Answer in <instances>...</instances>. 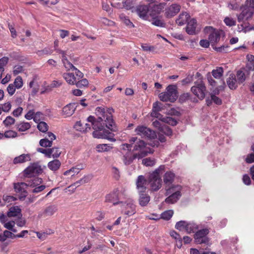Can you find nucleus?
<instances>
[{"instance_id": "nucleus-34", "label": "nucleus", "mask_w": 254, "mask_h": 254, "mask_svg": "<svg viewBox=\"0 0 254 254\" xmlns=\"http://www.w3.org/2000/svg\"><path fill=\"white\" fill-rule=\"evenodd\" d=\"M27 187L26 183H18L14 184V189L16 192H26Z\"/></svg>"}, {"instance_id": "nucleus-25", "label": "nucleus", "mask_w": 254, "mask_h": 254, "mask_svg": "<svg viewBox=\"0 0 254 254\" xmlns=\"http://www.w3.org/2000/svg\"><path fill=\"white\" fill-rule=\"evenodd\" d=\"M63 77L66 82L70 85H75L77 80L74 74L72 73H64Z\"/></svg>"}, {"instance_id": "nucleus-13", "label": "nucleus", "mask_w": 254, "mask_h": 254, "mask_svg": "<svg viewBox=\"0 0 254 254\" xmlns=\"http://www.w3.org/2000/svg\"><path fill=\"white\" fill-rule=\"evenodd\" d=\"M42 172V169L41 166L35 163L31 164L24 170V174L27 177L39 175Z\"/></svg>"}, {"instance_id": "nucleus-28", "label": "nucleus", "mask_w": 254, "mask_h": 254, "mask_svg": "<svg viewBox=\"0 0 254 254\" xmlns=\"http://www.w3.org/2000/svg\"><path fill=\"white\" fill-rule=\"evenodd\" d=\"M190 15L188 12H183L180 14L179 17L177 19L176 23L179 25H183L188 21Z\"/></svg>"}, {"instance_id": "nucleus-9", "label": "nucleus", "mask_w": 254, "mask_h": 254, "mask_svg": "<svg viewBox=\"0 0 254 254\" xmlns=\"http://www.w3.org/2000/svg\"><path fill=\"white\" fill-rule=\"evenodd\" d=\"M134 131L137 135L143 138L151 139L155 138L157 136L156 133L154 130L144 126H138Z\"/></svg>"}, {"instance_id": "nucleus-1", "label": "nucleus", "mask_w": 254, "mask_h": 254, "mask_svg": "<svg viewBox=\"0 0 254 254\" xmlns=\"http://www.w3.org/2000/svg\"><path fill=\"white\" fill-rule=\"evenodd\" d=\"M114 110L112 108L98 107L95 109V114L97 118L90 116L87 119L91 123L92 128L95 130L93 132V136L95 138H106L110 140L113 139V133L108 130L104 131L106 127L112 131H116V127L113 119L112 114Z\"/></svg>"}, {"instance_id": "nucleus-40", "label": "nucleus", "mask_w": 254, "mask_h": 254, "mask_svg": "<svg viewBox=\"0 0 254 254\" xmlns=\"http://www.w3.org/2000/svg\"><path fill=\"white\" fill-rule=\"evenodd\" d=\"M57 211V206L52 205L48 206L44 210V213L47 216H52Z\"/></svg>"}, {"instance_id": "nucleus-43", "label": "nucleus", "mask_w": 254, "mask_h": 254, "mask_svg": "<svg viewBox=\"0 0 254 254\" xmlns=\"http://www.w3.org/2000/svg\"><path fill=\"white\" fill-rule=\"evenodd\" d=\"M156 160L154 158H146L142 161V163L146 166H153L155 164Z\"/></svg>"}, {"instance_id": "nucleus-16", "label": "nucleus", "mask_w": 254, "mask_h": 254, "mask_svg": "<svg viewBox=\"0 0 254 254\" xmlns=\"http://www.w3.org/2000/svg\"><path fill=\"white\" fill-rule=\"evenodd\" d=\"M166 5L165 3H160L158 4H154L152 6L149 5L150 12L149 15L150 16H156L160 13L164 9Z\"/></svg>"}, {"instance_id": "nucleus-15", "label": "nucleus", "mask_w": 254, "mask_h": 254, "mask_svg": "<svg viewBox=\"0 0 254 254\" xmlns=\"http://www.w3.org/2000/svg\"><path fill=\"white\" fill-rule=\"evenodd\" d=\"M181 6L179 4L174 3L171 5L165 10V16L168 17H172L176 15L180 10Z\"/></svg>"}, {"instance_id": "nucleus-60", "label": "nucleus", "mask_w": 254, "mask_h": 254, "mask_svg": "<svg viewBox=\"0 0 254 254\" xmlns=\"http://www.w3.org/2000/svg\"><path fill=\"white\" fill-rule=\"evenodd\" d=\"M23 67L19 64L15 65L13 67V73L16 75L23 71Z\"/></svg>"}, {"instance_id": "nucleus-37", "label": "nucleus", "mask_w": 254, "mask_h": 254, "mask_svg": "<svg viewBox=\"0 0 254 254\" xmlns=\"http://www.w3.org/2000/svg\"><path fill=\"white\" fill-rule=\"evenodd\" d=\"M62 62L64 65V67L67 70H73L75 68V67L68 61L66 56H63Z\"/></svg>"}, {"instance_id": "nucleus-27", "label": "nucleus", "mask_w": 254, "mask_h": 254, "mask_svg": "<svg viewBox=\"0 0 254 254\" xmlns=\"http://www.w3.org/2000/svg\"><path fill=\"white\" fill-rule=\"evenodd\" d=\"M228 86L231 89H235L238 84L236 76L234 74H231L227 79Z\"/></svg>"}, {"instance_id": "nucleus-26", "label": "nucleus", "mask_w": 254, "mask_h": 254, "mask_svg": "<svg viewBox=\"0 0 254 254\" xmlns=\"http://www.w3.org/2000/svg\"><path fill=\"white\" fill-rule=\"evenodd\" d=\"M21 209L18 206L11 207L9 208L7 213V215L9 217L22 216Z\"/></svg>"}, {"instance_id": "nucleus-49", "label": "nucleus", "mask_w": 254, "mask_h": 254, "mask_svg": "<svg viewBox=\"0 0 254 254\" xmlns=\"http://www.w3.org/2000/svg\"><path fill=\"white\" fill-rule=\"evenodd\" d=\"M37 128L40 131L45 132L48 130V126L45 122L41 121L38 123Z\"/></svg>"}, {"instance_id": "nucleus-44", "label": "nucleus", "mask_w": 254, "mask_h": 254, "mask_svg": "<svg viewBox=\"0 0 254 254\" xmlns=\"http://www.w3.org/2000/svg\"><path fill=\"white\" fill-rule=\"evenodd\" d=\"M81 169L77 168L76 167H72L68 170L65 171L64 175L65 176L71 175L74 176L75 174H77Z\"/></svg>"}, {"instance_id": "nucleus-17", "label": "nucleus", "mask_w": 254, "mask_h": 254, "mask_svg": "<svg viewBox=\"0 0 254 254\" xmlns=\"http://www.w3.org/2000/svg\"><path fill=\"white\" fill-rule=\"evenodd\" d=\"M136 184L137 189L140 192H143L146 190L148 183L143 176L140 175L138 177Z\"/></svg>"}, {"instance_id": "nucleus-7", "label": "nucleus", "mask_w": 254, "mask_h": 254, "mask_svg": "<svg viewBox=\"0 0 254 254\" xmlns=\"http://www.w3.org/2000/svg\"><path fill=\"white\" fill-rule=\"evenodd\" d=\"M175 228L179 231L185 230L187 233L190 234L197 230L199 229V226L193 221L188 222L181 220L176 223Z\"/></svg>"}, {"instance_id": "nucleus-51", "label": "nucleus", "mask_w": 254, "mask_h": 254, "mask_svg": "<svg viewBox=\"0 0 254 254\" xmlns=\"http://www.w3.org/2000/svg\"><path fill=\"white\" fill-rule=\"evenodd\" d=\"M15 122V120L11 116H7L5 119L3 121V125L8 127L12 125H13Z\"/></svg>"}, {"instance_id": "nucleus-24", "label": "nucleus", "mask_w": 254, "mask_h": 254, "mask_svg": "<svg viewBox=\"0 0 254 254\" xmlns=\"http://www.w3.org/2000/svg\"><path fill=\"white\" fill-rule=\"evenodd\" d=\"M150 20L152 24L160 27H164L165 26V23L163 19H162L161 16H150Z\"/></svg>"}, {"instance_id": "nucleus-59", "label": "nucleus", "mask_w": 254, "mask_h": 254, "mask_svg": "<svg viewBox=\"0 0 254 254\" xmlns=\"http://www.w3.org/2000/svg\"><path fill=\"white\" fill-rule=\"evenodd\" d=\"M224 22L226 25L230 27L234 26L236 24V21L235 20L229 17H225L224 20Z\"/></svg>"}, {"instance_id": "nucleus-35", "label": "nucleus", "mask_w": 254, "mask_h": 254, "mask_svg": "<svg viewBox=\"0 0 254 254\" xmlns=\"http://www.w3.org/2000/svg\"><path fill=\"white\" fill-rule=\"evenodd\" d=\"M16 129L19 131H25L31 127V125L27 122H21L15 125Z\"/></svg>"}, {"instance_id": "nucleus-47", "label": "nucleus", "mask_w": 254, "mask_h": 254, "mask_svg": "<svg viewBox=\"0 0 254 254\" xmlns=\"http://www.w3.org/2000/svg\"><path fill=\"white\" fill-rule=\"evenodd\" d=\"M40 146L44 147H51L52 146L53 142L50 141L48 138H45L42 139L39 141Z\"/></svg>"}, {"instance_id": "nucleus-18", "label": "nucleus", "mask_w": 254, "mask_h": 254, "mask_svg": "<svg viewBox=\"0 0 254 254\" xmlns=\"http://www.w3.org/2000/svg\"><path fill=\"white\" fill-rule=\"evenodd\" d=\"M197 23L194 19H191L188 22L186 27V32L190 35H194L196 34V27Z\"/></svg>"}, {"instance_id": "nucleus-3", "label": "nucleus", "mask_w": 254, "mask_h": 254, "mask_svg": "<svg viewBox=\"0 0 254 254\" xmlns=\"http://www.w3.org/2000/svg\"><path fill=\"white\" fill-rule=\"evenodd\" d=\"M183 187L181 185H172L166 189V195L168 196L165 201L169 204H174L178 201L182 196Z\"/></svg>"}, {"instance_id": "nucleus-36", "label": "nucleus", "mask_w": 254, "mask_h": 254, "mask_svg": "<svg viewBox=\"0 0 254 254\" xmlns=\"http://www.w3.org/2000/svg\"><path fill=\"white\" fill-rule=\"evenodd\" d=\"M235 76L238 84L243 83L246 79V73L242 70H238Z\"/></svg>"}, {"instance_id": "nucleus-38", "label": "nucleus", "mask_w": 254, "mask_h": 254, "mask_svg": "<svg viewBox=\"0 0 254 254\" xmlns=\"http://www.w3.org/2000/svg\"><path fill=\"white\" fill-rule=\"evenodd\" d=\"M120 19L124 22L127 26H129L130 28L134 27V25L128 19V17L126 16L124 14L121 13L119 15Z\"/></svg>"}, {"instance_id": "nucleus-42", "label": "nucleus", "mask_w": 254, "mask_h": 254, "mask_svg": "<svg viewBox=\"0 0 254 254\" xmlns=\"http://www.w3.org/2000/svg\"><path fill=\"white\" fill-rule=\"evenodd\" d=\"M8 61V58L6 57H4L0 59V78L2 76V74L4 71V66L7 64Z\"/></svg>"}, {"instance_id": "nucleus-62", "label": "nucleus", "mask_w": 254, "mask_h": 254, "mask_svg": "<svg viewBox=\"0 0 254 254\" xmlns=\"http://www.w3.org/2000/svg\"><path fill=\"white\" fill-rule=\"evenodd\" d=\"M159 110H153L151 114V116L158 119L159 120L162 121V118H164L158 112Z\"/></svg>"}, {"instance_id": "nucleus-8", "label": "nucleus", "mask_w": 254, "mask_h": 254, "mask_svg": "<svg viewBox=\"0 0 254 254\" xmlns=\"http://www.w3.org/2000/svg\"><path fill=\"white\" fill-rule=\"evenodd\" d=\"M191 91L200 100L204 98L206 93V88L201 80H197L194 82V85L191 88Z\"/></svg>"}, {"instance_id": "nucleus-4", "label": "nucleus", "mask_w": 254, "mask_h": 254, "mask_svg": "<svg viewBox=\"0 0 254 254\" xmlns=\"http://www.w3.org/2000/svg\"><path fill=\"white\" fill-rule=\"evenodd\" d=\"M122 146L121 159L125 165H129L135 159H138L137 154L131 150L132 148L131 144L125 143L122 144Z\"/></svg>"}, {"instance_id": "nucleus-64", "label": "nucleus", "mask_w": 254, "mask_h": 254, "mask_svg": "<svg viewBox=\"0 0 254 254\" xmlns=\"http://www.w3.org/2000/svg\"><path fill=\"white\" fill-rule=\"evenodd\" d=\"M16 87L13 84L11 83L8 85V86L7 87V91L8 93V94L12 96L14 94L15 91Z\"/></svg>"}, {"instance_id": "nucleus-23", "label": "nucleus", "mask_w": 254, "mask_h": 254, "mask_svg": "<svg viewBox=\"0 0 254 254\" xmlns=\"http://www.w3.org/2000/svg\"><path fill=\"white\" fill-rule=\"evenodd\" d=\"M118 196L119 191L118 190L114 191L106 196V201L112 202L114 205H116L120 203L116 201L118 199Z\"/></svg>"}, {"instance_id": "nucleus-63", "label": "nucleus", "mask_w": 254, "mask_h": 254, "mask_svg": "<svg viewBox=\"0 0 254 254\" xmlns=\"http://www.w3.org/2000/svg\"><path fill=\"white\" fill-rule=\"evenodd\" d=\"M16 200V198L13 196H10V195H4L3 196V200L4 201V203L5 204V203L6 202H7V203H9V202H11L12 201H14Z\"/></svg>"}, {"instance_id": "nucleus-52", "label": "nucleus", "mask_w": 254, "mask_h": 254, "mask_svg": "<svg viewBox=\"0 0 254 254\" xmlns=\"http://www.w3.org/2000/svg\"><path fill=\"white\" fill-rule=\"evenodd\" d=\"M213 92L214 93L211 94V100L213 101L217 105H221L222 104V100L219 97L215 95V94H218V90L217 91L215 90Z\"/></svg>"}, {"instance_id": "nucleus-57", "label": "nucleus", "mask_w": 254, "mask_h": 254, "mask_svg": "<svg viewBox=\"0 0 254 254\" xmlns=\"http://www.w3.org/2000/svg\"><path fill=\"white\" fill-rule=\"evenodd\" d=\"M37 151L39 152L45 154V155L48 158L51 157V152L50 151V148L44 149L43 148H37Z\"/></svg>"}, {"instance_id": "nucleus-45", "label": "nucleus", "mask_w": 254, "mask_h": 254, "mask_svg": "<svg viewBox=\"0 0 254 254\" xmlns=\"http://www.w3.org/2000/svg\"><path fill=\"white\" fill-rule=\"evenodd\" d=\"M173 213L172 210H167L161 214V217L164 220H168L172 217Z\"/></svg>"}, {"instance_id": "nucleus-50", "label": "nucleus", "mask_w": 254, "mask_h": 254, "mask_svg": "<svg viewBox=\"0 0 254 254\" xmlns=\"http://www.w3.org/2000/svg\"><path fill=\"white\" fill-rule=\"evenodd\" d=\"M162 122L166 123L169 125H170L172 126H176L178 123V122L176 120L171 117H169L163 118Z\"/></svg>"}, {"instance_id": "nucleus-48", "label": "nucleus", "mask_w": 254, "mask_h": 254, "mask_svg": "<svg viewBox=\"0 0 254 254\" xmlns=\"http://www.w3.org/2000/svg\"><path fill=\"white\" fill-rule=\"evenodd\" d=\"M111 147L107 144H98L96 146V149L98 152H104L109 151Z\"/></svg>"}, {"instance_id": "nucleus-21", "label": "nucleus", "mask_w": 254, "mask_h": 254, "mask_svg": "<svg viewBox=\"0 0 254 254\" xmlns=\"http://www.w3.org/2000/svg\"><path fill=\"white\" fill-rule=\"evenodd\" d=\"M75 110V104L69 103L63 108V115L66 117H69L74 113Z\"/></svg>"}, {"instance_id": "nucleus-20", "label": "nucleus", "mask_w": 254, "mask_h": 254, "mask_svg": "<svg viewBox=\"0 0 254 254\" xmlns=\"http://www.w3.org/2000/svg\"><path fill=\"white\" fill-rule=\"evenodd\" d=\"M208 28L209 29L213 30L211 27H209ZM220 39V34L219 32L215 30H212L208 36V39L212 44L217 43L219 41Z\"/></svg>"}, {"instance_id": "nucleus-32", "label": "nucleus", "mask_w": 254, "mask_h": 254, "mask_svg": "<svg viewBox=\"0 0 254 254\" xmlns=\"http://www.w3.org/2000/svg\"><path fill=\"white\" fill-rule=\"evenodd\" d=\"M61 165V162L58 159H55L48 163V167L53 171H57Z\"/></svg>"}, {"instance_id": "nucleus-22", "label": "nucleus", "mask_w": 254, "mask_h": 254, "mask_svg": "<svg viewBox=\"0 0 254 254\" xmlns=\"http://www.w3.org/2000/svg\"><path fill=\"white\" fill-rule=\"evenodd\" d=\"M31 160V156L29 154H23L15 157L13 163L14 164L23 163Z\"/></svg>"}, {"instance_id": "nucleus-53", "label": "nucleus", "mask_w": 254, "mask_h": 254, "mask_svg": "<svg viewBox=\"0 0 254 254\" xmlns=\"http://www.w3.org/2000/svg\"><path fill=\"white\" fill-rule=\"evenodd\" d=\"M13 84H14L15 87L17 89L21 88L23 86V80L21 77L20 76H17L15 79V80Z\"/></svg>"}, {"instance_id": "nucleus-5", "label": "nucleus", "mask_w": 254, "mask_h": 254, "mask_svg": "<svg viewBox=\"0 0 254 254\" xmlns=\"http://www.w3.org/2000/svg\"><path fill=\"white\" fill-rule=\"evenodd\" d=\"M163 169L160 166L149 175L148 181L152 191H157L162 186V180L160 175V170Z\"/></svg>"}, {"instance_id": "nucleus-61", "label": "nucleus", "mask_w": 254, "mask_h": 254, "mask_svg": "<svg viewBox=\"0 0 254 254\" xmlns=\"http://www.w3.org/2000/svg\"><path fill=\"white\" fill-rule=\"evenodd\" d=\"M8 245V244L6 242L2 243L0 246V251L4 254H7L9 251Z\"/></svg>"}, {"instance_id": "nucleus-46", "label": "nucleus", "mask_w": 254, "mask_h": 254, "mask_svg": "<svg viewBox=\"0 0 254 254\" xmlns=\"http://www.w3.org/2000/svg\"><path fill=\"white\" fill-rule=\"evenodd\" d=\"M89 84L88 81L87 79L84 78V79H80L79 80H77L76 81V83L75 84V85L76 87L78 88H82L84 87H86L88 86Z\"/></svg>"}, {"instance_id": "nucleus-33", "label": "nucleus", "mask_w": 254, "mask_h": 254, "mask_svg": "<svg viewBox=\"0 0 254 254\" xmlns=\"http://www.w3.org/2000/svg\"><path fill=\"white\" fill-rule=\"evenodd\" d=\"M150 199V198L148 194L143 193H140L139 203L141 206H146L149 202Z\"/></svg>"}, {"instance_id": "nucleus-19", "label": "nucleus", "mask_w": 254, "mask_h": 254, "mask_svg": "<svg viewBox=\"0 0 254 254\" xmlns=\"http://www.w3.org/2000/svg\"><path fill=\"white\" fill-rule=\"evenodd\" d=\"M175 174L172 171H167L163 176V181L166 185L170 186L174 182Z\"/></svg>"}, {"instance_id": "nucleus-10", "label": "nucleus", "mask_w": 254, "mask_h": 254, "mask_svg": "<svg viewBox=\"0 0 254 254\" xmlns=\"http://www.w3.org/2000/svg\"><path fill=\"white\" fill-rule=\"evenodd\" d=\"M241 12L237 15L239 22H245L252 19L254 10L245 5H242L241 8Z\"/></svg>"}, {"instance_id": "nucleus-29", "label": "nucleus", "mask_w": 254, "mask_h": 254, "mask_svg": "<svg viewBox=\"0 0 254 254\" xmlns=\"http://www.w3.org/2000/svg\"><path fill=\"white\" fill-rule=\"evenodd\" d=\"M92 178V177L91 175L84 176L80 180L76 181V182H75L74 183H73V184H72L71 185L69 186L68 188H72L74 187L75 188H76V187H79L80 185H81L82 184L87 183L91 180Z\"/></svg>"}, {"instance_id": "nucleus-14", "label": "nucleus", "mask_w": 254, "mask_h": 254, "mask_svg": "<svg viewBox=\"0 0 254 254\" xmlns=\"http://www.w3.org/2000/svg\"><path fill=\"white\" fill-rule=\"evenodd\" d=\"M136 12L140 18L145 20H150L149 5H139L136 8Z\"/></svg>"}, {"instance_id": "nucleus-12", "label": "nucleus", "mask_w": 254, "mask_h": 254, "mask_svg": "<svg viewBox=\"0 0 254 254\" xmlns=\"http://www.w3.org/2000/svg\"><path fill=\"white\" fill-rule=\"evenodd\" d=\"M122 203V212L128 216H131L136 212L135 205L132 200L128 199L126 202Z\"/></svg>"}, {"instance_id": "nucleus-2", "label": "nucleus", "mask_w": 254, "mask_h": 254, "mask_svg": "<svg viewBox=\"0 0 254 254\" xmlns=\"http://www.w3.org/2000/svg\"><path fill=\"white\" fill-rule=\"evenodd\" d=\"M129 144L135 143L133 146V151H137L135 153L138 156V159L142 158L147 156L148 154L152 153L153 150L150 147L149 145L146 143L143 140L138 139L137 137H132L129 140Z\"/></svg>"}, {"instance_id": "nucleus-11", "label": "nucleus", "mask_w": 254, "mask_h": 254, "mask_svg": "<svg viewBox=\"0 0 254 254\" xmlns=\"http://www.w3.org/2000/svg\"><path fill=\"white\" fill-rule=\"evenodd\" d=\"M209 232L207 228L198 230L194 235V239L195 243L197 244H207L209 239L207 236Z\"/></svg>"}, {"instance_id": "nucleus-39", "label": "nucleus", "mask_w": 254, "mask_h": 254, "mask_svg": "<svg viewBox=\"0 0 254 254\" xmlns=\"http://www.w3.org/2000/svg\"><path fill=\"white\" fill-rule=\"evenodd\" d=\"M134 4L132 0H124L122 2V7L127 10H131L134 7Z\"/></svg>"}, {"instance_id": "nucleus-56", "label": "nucleus", "mask_w": 254, "mask_h": 254, "mask_svg": "<svg viewBox=\"0 0 254 254\" xmlns=\"http://www.w3.org/2000/svg\"><path fill=\"white\" fill-rule=\"evenodd\" d=\"M43 114L40 112H37L36 114H34L33 120L35 123H38L40 122H41V121L43 120Z\"/></svg>"}, {"instance_id": "nucleus-30", "label": "nucleus", "mask_w": 254, "mask_h": 254, "mask_svg": "<svg viewBox=\"0 0 254 254\" xmlns=\"http://www.w3.org/2000/svg\"><path fill=\"white\" fill-rule=\"evenodd\" d=\"M42 179L41 178L35 177L30 179L26 183L27 187L35 188L40 185L42 183Z\"/></svg>"}, {"instance_id": "nucleus-41", "label": "nucleus", "mask_w": 254, "mask_h": 254, "mask_svg": "<svg viewBox=\"0 0 254 254\" xmlns=\"http://www.w3.org/2000/svg\"><path fill=\"white\" fill-rule=\"evenodd\" d=\"M223 73V68L222 67H217L215 69L212 71V74L213 77L216 79L220 78Z\"/></svg>"}, {"instance_id": "nucleus-54", "label": "nucleus", "mask_w": 254, "mask_h": 254, "mask_svg": "<svg viewBox=\"0 0 254 254\" xmlns=\"http://www.w3.org/2000/svg\"><path fill=\"white\" fill-rule=\"evenodd\" d=\"M50 151L51 152V157L52 156L53 158H58L61 154V151L59 148L57 147L50 148Z\"/></svg>"}, {"instance_id": "nucleus-31", "label": "nucleus", "mask_w": 254, "mask_h": 254, "mask_svg": "<svg viewBox=\"0 0 254 254\" xmlns=\"http://www.w3.org/2000/svg\"><path fill=\"white\" fill-rule=\"evenodd\" d=\"M74 128L80 131L87 132L90 130V125L86 123L85 124V127H82V124L80 121L77 122L74 125Z\"/></svg>"}, {"instance_id": "nucleus-55", "label": "nucleus", "mask_w": 254, "mask_h": 254, "mask_svg": "<svg viewBox=\"0 0 254 254\" xmlns=\"http://www.w3.org/2000/svg\"><path fill=\"white\" fill-rule=\"evenodd\" d=\"M4 137L7 138H14L16 137L17 135V133L16 131L9 130L4 132Z\"/></svg>"}, {"instance_id": "nucleus-6", "label": "nucleus", "mask_w": 254, "mask_h": 254, "mask_svg": "<svg viewBox=\"0 0 254 254\" xmlns=\"http://www.w3.org/2000/svg\"><path fill=\"white\" fill-rule=\"evenodd\" d=\"M159 97L162 101L174 102L178 97L176 86L172 85L168 86L166 91L161 93Z\"/></svg>"}, {"instance_id": "nucleus-58", "label": "nucleus", "mask_w": 254, "mask_h": 254, "mask_svg": "<svg viewBox=\"0 0 254 254\" xmlns=\"http://www.w3.org/2000/svg\"><path fill=\"white\" fill-rule=\"evenodd\" d=\"M1 111L5 113L8 112L11 108V104L10 102H7L4 104H1Z\"/></svg>"}]
</instances>
